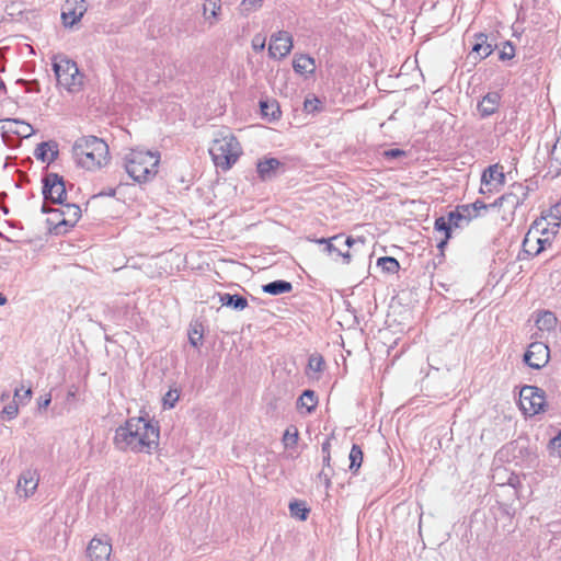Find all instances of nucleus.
I'll list each match as a JSON object with an SVG mask.
<instances>
[{"label":"nucleus","instance_id":"nucleus-1","mask_svg":"<svg viewBox=\"0 0 561 561\" xmlns=\"http://www.w3.org/2000/svg\"><path fill=\"white\" fill-rule=\"evenodd\" d=\"M158 423L145 417H130L115 431L114 444L119 450L150 453L159 444Z\"/></svg>","mask_w":561,"mask_h":561},{"label":"nucleus","instance_id":"nucleus-2","mask_svg":"<svg viewBox=\"0 0 561 561\" xmlns=\"http://www.w3.org/2000/svg\"><path fill=\"white\" fill-rule=\"evenodd\" d=\"M72 154L79 167L94 171L107 163L108 146L96 136H83L75 141Z\"/></svg>","mask_w":561,"mask_h":561},{"label":"nucleus","instance_id":"nucleus-3","mask_svg":"<svg viewBox=\"0 0 561 561\" xmlns=\"http://www.w3.org/2000/svg\"><path fill=\"white\" fill-rule=\"evenodd\" d=\"M160 153L142 149H131L124 157V168L138 183L151 181L158 173Z\"/></svg>","mask_w":561,"mask_h":561},{"label":"nucleus","instance_id":"nucleus-4","mask_svg":"<svg viewBox=\"0 0 561 561\" xmlns=\"http://www.w3.org/2000/svg\"><path fill=\"white\" fill-rule=\"evenodd\" d=\"M209 153L217 168L224 171L229 170L242 153V148L238 139L228 129H221L216 133Z\"/></svg>","mask_w":561,"mask_h":561},{"label":"nucleus","instance_id":"nucleus-5","mask_svg":"<svg viewBox=\"0 0 561 561\" xmlns=\"http://www.w3.org/2000/svg\"><path fill=\"white\" fill-rule=\"evenodd\" d=\"M57 82L69 92H78L82 87V75L77 64L67 58L55 59L53 64Z\"/></svg>","mask_w":561,"mask_h":561},{"label":"nucleus","instance_id":"nucleus-6","mask_svg":"<svg viewBox=\"0 0 561 561\" xmlns=\"http://www.w3.org/2000/svg\"><path fill=\"white\" fill-rule=\"evenodd\" d=\"M469 222V215H460L456 210L448 213L447 217L440 216L436 218L434 228L436 231L444 233V238L439 240L437 248L443 252L444 248L446 247L448 240L451 237V229L462 227L463 225H468Z\"/></svg>","mask_w":561,"mask_h":561},{"label":"nucleus","instance_id":"nucleus-7","mask_svg":"<svg viewBox=\"0 0 561 561\" xmlns=\"http://www.w3.org/2000/svg\"><path fill=\"white\" fill-rule=\"evenodd\" d=\"M545 392L535 386H524L519 391L520 410L529 416L543 411Z\"/></svg>","mask_w":561,"mask_h":561},{"label":"nucleus","instance_id":"nucleus-8","mask_svg":"<svg viewBox=\"0 0 561 561\" xmlns=\"http://www.w3.org/2000/svg\"><path fill=\"white\" fill-rule=\"evenodd\" d=\"M43 196L45 201L62 204L67 199V190L64 178L58 173H47L43 180Z\"/></svg>","mask_w":561,"mask_h":561},{"label":"nucleus","instance_id":"nucleus-9","mask_svg":"<svg viewBox=\"0 0 561 561\" xmlns=\"http://www.w3.org/2000/svg\"><path fill=\"white\" fill-rule=\"evenodd\" d=\"M549 347L542 342H533L524 354V362L530 368L540 369L549 362Z\"/></svg>","mask_w":561,"mask_h":561},{"label":"nucleus","instance_id":"nucleus-10","mask_svg":"<svg viewBox=\"0 0 561 561\" xmlns=\"http://www.w3.org/2000/svg\"><path fill=\"white\" fill-rule=\"evenodd\" d=\"M293 48V37L288 32L279 31L271 36L268 55L271 58L286 57Z\"/></svg>","mask_w":561,"mask_h":561},{"label":"nucleus","instance_id":"nucleus-11","mask_svg":"<svg viewBox=\"0 0 561 561\" xmlns=\"http://www.w3.org/2000/svg\"><path fill=\"white\" fill-rule=\"evenodd\" d=\"M84 0H67L62 5L61 20L65 26L71 27L79 22L87 12Z\"/></svg>","mask_w":561,"mask_h":561},{"label":"nucleus","instance_id":"nucleus-12","mask_svg":"<svg viewBox=\"0 0 561 561\" xmlns=\"http://www.w3.org/2000/svg\"><path fill=\"white\" fill-rule=\"evenodd\" d=\"M496 44L489 39V35L485 33H476L473 35V45L469 57L474 60H482L489 57L494 49Z\"/></svg>","mask_w":561,"mask_h":561},{"label":"nucleus","instance_id":"nucleus-13","mask_svg":"<svg viewBox=\"0 0 561 561\" xmlns=\"http://www.w3.org/2000/svg\"><path fill=\"white\" fill-rule=\"evenodd\" d=\"M38 481L39 474L36 469L24 470L18 481V493H23L25 497H28L36 491Z\"/></svg>","mask_w":561,"mask_h":561},{"label":"nucleus","instance_id":"nucleus-14","mask_svg":"<svg viewBox=\"0 0 561 561\" xmlns=\"http://www.w3.org/2000/svg\"><path fill=\"white\" fill-rule=\"evenodd\" d=\"M88 557L90 561H108L112 546L108 541L93 538L88 546Z\"/></svg>","mask_w":561,"mask_h":561},{"label":"nucleus","instance_id":"nucleus-15","mask_svg":"<svg viewBox=\"0 0 561 561\" xmlns=\"http://www.w3.org/2000/svg\"><path fill=\"white\" fill-rule=\"evenodd\" d=\"M284 164L276 158H265L256 163V172L262 181H270L277 176Z\"/></svg>","mask_w":561,"mask_h":561},{"label":"nucleus","instance_id":"nucleus-16","mask_svg":"<svg viewBox=\"0 0 561 561\" xmlns=\"http://www.w3.org/2000/svg\"><path fill=\"white\" fill-rule=\"evenodd\" d=\"M54 213H59L62 217L58 221V226L73 227L81 217V209L77 204L66 203L60 204V207Z\"/></svg>","mask_w":561,"mask_h":561},{"label":"nucleus","instance_id":"nucleus-17","mask_svg":"<svg viewBox=\"0 0 561 561\" xmlns=\"http://www.w3.org/2000/svg\"><path fill=\"white\" fill-rule=\"evenodd\" d=\"M505 175L502 171V167L499 164H494L489 167L482 174L481 182L482 186L488 187L491 191V185H502L504 183ZM481 192L484 193L483 187H481Z\"/></svg>","mask_w":561,"mask_h":561},{"label":"nucleus","instance_id":"nucleus-18","mask_svg":"<svg viewBox=\"0 0 561 561\" xmlns=\"http://www.w3.org/2000/svg\"><path fill=\"white\" fill-rule=\"evenodd\" d=\"M34 156L42 162L50 163L58 157V146L55 141H44L37 145Z\"/></svg>","mask_w":561,"mask_h":561},{"label":"nucleus","instance_id":"nucleus-19","mask_svg":"<svg viewBox=\"0 0 561 561\" xmlns=\"http://www.w3.org/2000/svg\"><path fill=\"white\" fill-rule=\"evenodd\" d=\"M501 95L497 92H489L478 104V111L481 117H488L494 114L499 107Z\"/></svg>","mask_w":561,"mask_h":561},{"label":"nucleus","instance_id":"nucleus-20","mask_svg":"<svg viewBox=\"0 0 561 561\" xmlns=\"http://www.w3.org/2000/svg\"><path fill=\"white\" fill-rule=\"evenodd\" d=\"M262 290L266 294L277 296L280 294L290 293L293 290V285L290 282L277 279L263 285Z\"/></svg>","mask_w":561,"mask_h":561},{"label":"nucleus","instance_id":"nucleus-21","mask_svg":"<svg viewBox=\"0 0 561 561\" xmlns=\"http://www.w3.org/2000/svg\"><path fill=\"white\" fill-rule=\"evenodd\" d=\"M520 205V202H518V199H516L511 192L503 194L494 203L490 204L491 207L499 206L510 211L511 214H514L517 207Z\"/></svg>","mask_w":561,"mask_h":561},{"label":"nucleus","instance_id":"nucleus-22","mask_svg":"<svg viewBox=\"0 0 561 561\" xmlns=\"http://www.w3.org/2000/svg\"><path fill=\"white\" fill-rule=\"evenodd\" d=\"M293 68L299 75L312 73L314 71V60L307 55H300L294 59Z\"/></svg>","mask_w":561,"mask_h":561},{"label":"nucleus","instance_id":"nucleus-23","mask_svg":"<svg viewBox=\"0 0 561 561\" xmlns=\"http://www.w3.org/2000/svg\"><path fill=\"white\" fill-rule=\"evenodd\" d=\"M188 342L193 347L198 348L204 337V328L199 321H194L188 328Z\"/></svg>","mask_w":561,"mask_h":561},{"label":"nucleus","instance_id":"nucleus-24","mask_svg":"<svg viewBox=\"0 0 561 561\" xmlns=\"http://www.w3.org/2000/svg\"><path fill=\"white\" fill-rule=\"evenodd\" d=\"M222 306L231 307L236 310H243L248 306V300L240 295L222 294L220 295Z\"/></svg>","mask_w":561,"mask_h":561},{"label":"nucleus","instance_id":"nucleus-25","mask_svg":"<svg viewBox=\"0 0 561 561\" xmlns=\"http://www.w3.org/2000/svg\"><path fill=\"white\" fill-rule=\"evenodd\" d=\"M318 403L317 396L313 390H305L297 401L298 408H306L308 413H311Z\"/></svg>","mask_w":561,"mask_h":561},{"label":"nucleus","instance_id":"nucleus-26","mask_svg":"<svg viewBox=\"0 0 561 561\" xmlns=\"http://www.w3.org/2000/svg\"><path fill=\"white\" fill-rule=\"evenodd\" d=\"M5 122L16 126L15 129L10 127L9 130H11L12 133L16 134L20 137L27 138L34 134V128L28 123H25V122H22L19 119H7Z\"/></svg>","mask_w":561,"mask_h":561},{"label":"nucleus","instance_id":"nucleus-27","mask_svg":"<svg viewBox=\"0 0 561 561\" xmlns=\"http://www.w3.org/2000/svg\"><path fill=\"white\" fill-rule=\"evenodd\" d=\"M289 512L293 517H296L299 520H306L310 510L306 506L305 502L294 501L289 503Z\"/></svg>","mask_w":561,"mask_h":561},{"label":"nucleus","instance_id":"nucleus-28","mask_svg":"<svg viewBox=\"0 0 561 561\" xmlns=\"http://www.w3.org/2000/svg\"><path fill=\"white\" fill-rule=\"evenodd\" d=\"M377 265L387 273H397L400 268L399 262L392 256H382L377 261Z\"/></svg>","mask_w":561,"mask_h":561},{"label":"nucleus","instance_id":"nucleus-29","mask_svg":"<svg viewBox=\"0 0 561 561\" xmlns=\"http://www.w3.org/2000/svg\"><path fill=\"white\" fill-rule=\"evenodd\" d=\"M557 323L556 316L550 311H545L542 314L539 316L537 319V325L540 330H551L554 328Z\"/></svg>","mask_w":561,"mask_h":561},{"label":"nucleus","instance_id":"nucleus-30","mask_svg":"<svg viewBox=\"0 0 561 561\" xmlns=\"http://www.w3.org/2000/svg\"><path fill=\"white\" fill-rule=\"evenodd\" d=\"M350 461H351L350 469L353 471H357L359 469V467L362 466L363 451H362V448L356 444H354L352 446V449L350 451Z\"/></svg>","mask_w":561,"mask_h":561},{"label":"nucleus","instance_id":"nucleus-31","mask_svg":"<svg viewBox=\"0 0 561 561\" xmlns=\"http://www.w3.org/2000/svg\"><path fill=\"white\" fill-rule=\"evenodd\" d=\"M520 204L528 197L529 188L523 183H514L511 185L510 191Z\"/></svg>","mask_w":561,"mask_h":561},{"label":"nucleus","instance_id":"nucleus-32","mask_svg":"<svg viewBox=\"0 0 561 561\" xmlns=\"http://www.w3.org/2000/svg\"><path fill=\"white\" fill-rule=\"evenodd\" d=\"M543 220L547 221L548 226H551V232H556L554 229L560 227L561 224V215L557 207L550 209L549 214L542 217Z\"/></svg>","mask_w":561,"mask_h":561},{"label":"nucleus","instance_id":"nucleus-33","mask_svg":"<svg viewBox=\"0 0 561 561\" xmlns=\"http://www.w3.org/2000/svg\"><path fill=\"white\" fill-rule=\"evenodd\" d=\"M298 431L296 427H288L284 435H283V442L285 447H294L298 442Z\"/></svg>","mask_w":561,"mask_h":561},{"label":"nucleus","instance_id":"nucleus-34","mask_svg":"<svg viewBox=\"0 0 561 561\" xmlns=\"http://www.w3.org/2000/svg\"><path fill=\"white\" fill-rule=\"evenodd\" d=\"M261 112L264 116H271L272 118H277L279 114L278 105L275 103L268 104L265 101L260 102Z\"/></svg>","mask_w":561,"mask_h":561},{"label":"nucleus","instance_id":"nucleus-35","mask_svg":"<svg viewBox=\"0 0 561 561\" xmlns=\"http://www.w3.org/2000/svg\"><path fill=\"white\" fill-rule=\"evenodd\" d=\"M220 4L215 0H210L208 4L204 5V14L207 20L210 18L217 19L218 12L220 11Z\"/></svg>","mask_w":561,"mask_h":561},{"label":"nucleus","instance_id":"nucleus-36","mask_svg":"<svg viewBox=\"0 0 561 561\" xmlns=\"http://www.w3.org/2000/svg\"><path fill=\"white\" fill-rule=\"evenodd\" d=\"M324 360L320 355H311L308 360V366L311 370L319 373L322 370Z\"/></svg>","mask_w":561,"mask_h":561},{"label":"nucleus","instance_id":"nucleus-37","mask_svg":"<svg viewBox=\"0 0 561 561\" xmlns=\"http://www.w3.org/2000/svg\"><path fill=\"white\" fill-rule=\"evenodd\" d=\"M515 49L511 42H506L503 46V49L499 54V58L501 60H510L514 57Z\"/></svg>","mask_w":561,"mask_h":561},{"label":"nucleus","instance_id":"nucleus-38","mask_svg":"<svg viewBox=\"0 0 561 561\" xmlns=\"http://www.w3.org/2000/svg\"><path fill=\"white\" fill-rule=\"evenodd\" d=\"M263 0H242L241 10L243 12H251L262 7Z\"/></svg>","mask_w":561,"mask_h":561},{"label":"nucleus","instance_id":"nucleus-39","mask_svg":"<svg viewBox=\"0 0 561 561\" xmlns=\"http://www.w3.org/2000/svg\"><path fill=\"white\" fill-rule=\"evenodd\" d=\"M179 400V393L176 390H170L163 397L164 408H173L175 402Z\"/></svg>","mask_w":561,"mask_h":561},{"label":"nucleus","instance_id":"nucleus-40","mask_svg":"<svg viewBox=\"0 0 561 561\" xmlns=\"http://www.w3.org/2000/svg\"><path fill=\"white\" fill-rule=\"evenodd\" d=\"M549 448L551 454L561 457V432L550 440Z\"/></svg>","mask_w":561,"mask_h":561},{"label":"nucleus","instance_id":"nucleus-41","mask_svg":"<svg viewBox=\"0 0 561 561\" xmlns=\"http://www.w3.org/2000/svg\"><path fill=\"white\" fill-rule=\"evenodd\" d=\"M18 413H19V408L15 402H11V403L7 404L2 410V414L4 416H7L8 420L14 419L18 415Z\"/></svg>","mask_w":561,"mask_h":561},{"label":"nucleus","instance_id":"nucleus-42","mask_svg":"<svg viewBox=\"0 0 561 561\" xmlns=\"http://www.w3.org/2000/svg\"><path fill=\"white\" fill-rule=\"evenodd\" d=\"M252 48L255 51H262L265 48V37L261 34L254 35L252 38Z\"/></svg>","mask_w":561,"mask_h":561},{"label":"nucleus","instance_id":"nucleus-43","mask_svg":"<svg viewBox=\"0 0 561 561\" xmlns=\"http://www.w3.org/2000/svg\"><path fill=\"white\" fill-rule=\"evenodd\" d=\"M341 238H342V234H336L332 238H329V241L327 242L324 250L328 253H333V252L337 253V251H340V249L334 244V242L339 241Z\"/></svg>","mask_w":561,"mask_h":561},{"label":"nucleus","instance_id":"nucleus-44","mask_svg":"<svg viewBox=\"0 0 561 561\" xmlns=\"http://www.w3.org/2000/svg\"><path fill=\"white\" fill-rule=\"evenodd\" d=\"M551 158L561 165V137L558 138L551 150Z\"/></svg>","mask_w":561,"mask_h":561},{"label":"nucleus","instance_id":"nucleus-45","mask_svg":"<svg viewBox=\"0 0 561 561\" xmlns=\"http://www.w3.org/2000/svg\"><path fill=\"white\" fill-rule=\"evenodd\" d=\"M22 389H15L14 391V397L18 398L20 400V402H26L31 399V396H32V390L31 388H27L23 391V393L21 392Z\"/></svg>","mask_w":561,"mask_h":561},{"label":"nucleus","instance_id":"nucleus-46","mask_svg":"<svg viewBox=\"0 0 561 561\" xmlns=\"http://www.w3.org/2000/svg\"><path fill=\"white\" fill-rule=\"evenodd\" d=\"M18 83L26 85V92L36 91L39 92V84L37 81H26L23 79L18 80Z\"/></svg>","mask_w":561,"mask_h":561},{"label":"nucleus","instance_id":"nucleus-47","mask_svg":"<svg viewBox=\"0 0 561 561\" xmlns=\"http://www.w3.org/2000/svg\"><path fill=\"white\" fill-rule=\"evenodd\" d=\"M319 104H320V101L317 98L311 99V100L307 99L304 102V107L307 112H312L318 108Z\"/></svg>","mask_w":561,"mask_h":561},{"label":"nucleus","instance_id":"nucleus-48","mask_svg":"<svg viewBox=\"0 0 561 561\" xmlns=\"http://www.w3.org/2000/svg\"><path fill=\"white\" fill-rule=\"evenodd\" d=\"M456 211H458L460 215H469L470 216V220L472 219V217L477 216L471 210V206L470 205H461V206L457 207Z\"/></svg>","mask_w":561,"mask_h":561},{"label":"nucleus","instance_id":"nucleus-49","mask_svg":"<svg viewBox=\"0 0 561 561\" xmlns=\"http://www.w3.org/2000/svg\"><path fill=\"white\" fill-rule=\"evenodd\" d=\"M471 210L473 214L478 215V211L481 209H486L491 207L490 205H485L482 201H476L473 204H470Z\"/></svg>","mask_w":561,"mask_h":561},{"label":"nucleus","instance_id":"nucleus-50","mask_svg":"<svg viewBox=\"0 0 561 561\" xmlns=\"http://www.w3.org/2000/svg\"><path fill=\"white\" fill-rule=\"evenodd\" d=\"M403 153L404 152L400 149H390L385 152V154L390 158H398V157L402 156Z\"/></svg>","mask_w":561,"mask_h":561},{"label":"nucleus","instance_id":"nucleus-51","mask_svg":"<svg viewBox=\"0 0 561 561\" xmlns=\"http://www.w3.org/2000/svg\"><path fill=\"white\" fill-rule=\"evenodd\" d=\"M337 255H340V256H342V257H343V260H344V263H345V264H348V263L351 262V260H352V255H351V253H350V251H348V250H347V251H345V252H343V251L340 249V251H337Z\"/></svg>","mask_w":561,"mask_h":561},{"label":"nucleus","instance_id":"nucleus-52","mask_svg":"<svg viewBox=\"0 0 561 561\" xmlns=\"http://www.w3.org/2000/svg\"><path fill=\"white\" fill-rule=\"evenodd\" d=\"M51 399H50V396H46L45 398H41L39 402H38V407L39 409H45L49 405Z\"/></svg>","mask_w":561,"mask_h":561},{"label":"nucleus","instance_id":"nucleus-53","mask_svg":"<svg viewBox=\"0 0 561 561\" xmlns=\"http://www.w3.org/2000/svg\"><path fill=\"white\" fill-rule=\"evenodd\" d=\"M330 448H331L330 438H327L325 442H323L322 446H321L322 453L327 455L328 453H330Z\"/></svg>","mask_w":561,"mask_h":561},{"label":"nucleus","instance_id":"nucleus-54","mask_svg":"<svg viewBox=\"0 0 561 561\" xmlns=\"http://www.w3.org/2000/svg\"><path fill=\"white\" fill-rule=\"evenodd\" d=\"M330 461H331V455L330 453H328L327 455L323 454V466L324 467H330Z\"/></svg>","mask_w":561,"mask_h":561},{"label":"nucleus","instance_id":"nucleus-55","mask_svg":"<svg viewBox=\"0 0 561 561\" xmlns=\"http://www.w3.org/2000/svg\"><path fill=\"white\" fill-rule=\"evenodd\" d=\"M355 243V239L352 238V237H347L344 241V244L347 247V248H351L353 247V244Z\"/></svg>","mask_w":561,"mask_h":561},{"label":"nucleus","instance_id":"nucleus-56","mask_svg":"<svg viewBox=\"0 0 561 561\" xmlns=\"http://www.w3.org/2000/svg\"><path fill=\"white\" fill-rule=\"evenodd\" d=\"M329 241V239H325V238H321V239H317L316 242L319 243V244H325L327 245V242Z\"/></svg>","mask_w":561,"mask_h":561},{"label":"nucleus","instance_id":"nucleus-57","mask_svg":"<svg viewBox=\"0 0 561 561\" xmlns=\"http://www.w3.org/2000/svg\"><path fill=\"white\" fill-rule=\"evenodd\" d=\"M5 302H7L5 296L0 293V306H3Z\"/></svg>","mask_w":561,"mask_h":561},{"label":"nucleus","instance_id":"nucleus-58","mask_svg":"<svg viewBox=\"0 0 561 561\" xmlns=\"http://www.w3.org/2000/svg\"><path fill=\"white\" fill-rule=\"evenodd\" d=\"M9 397H10L9 392H3V393L1 394V397H0V400H1V401H5V400H8V399H9Z\"/></svg>","mask_w":561,"mask_h":561},{"label":"nucleus","instance_id":"nucleus-59","mask_svg":"<svg viewBox=\"0 0 561 561\" xmlns=\"http://www.w3.org/2000/svg\"><path fill=\"white\" fill-rule=\"evenodd\" d=\"M42 211H43V213H48V211H49V210L47 209V207L45 206V204H44V205H43V207H42Z\"/></svg>","mask_w":561,"mask_h":561},{"label":"nucleus","instance_id":"nucleus-60","mask_svg":"<svg viewBox=\"0 0 561 561\" xmlns=\"http://www.w3.org/2000/svg\"><path fill=\"white\" fill-rule=\"evenodd\" d=\"M75 394H76V393H75L73 391H69V392H68V398H73V397H75Z\"/></svg>","mask_w":561,"mask_h":561},{"label":"nucleus","instance_id":"nucleus-61","mask_svg":"<svg viewBox=\"0 0 561 561\" xmlns=\"http://www.w3.org/2000/svg\"><path fill=\"white\" fill-rule=\"evenodd\" d=\"M320 476H325V477H328V476H327V473L324 472V470H323V471H321Z\"/></svg>","mask_w":561,"mask_h":561}]
</instances>
